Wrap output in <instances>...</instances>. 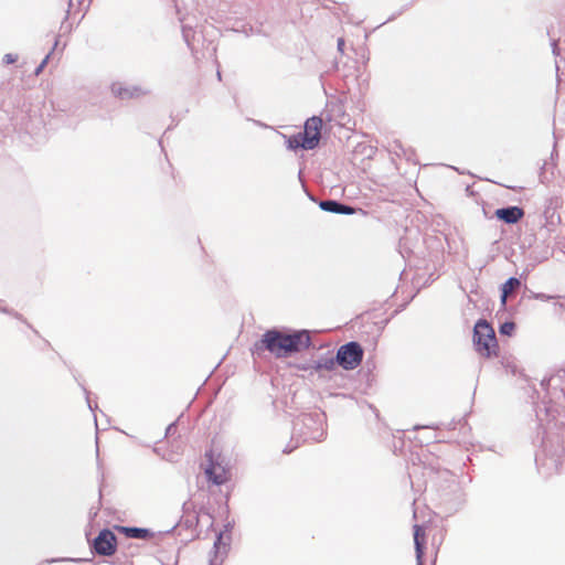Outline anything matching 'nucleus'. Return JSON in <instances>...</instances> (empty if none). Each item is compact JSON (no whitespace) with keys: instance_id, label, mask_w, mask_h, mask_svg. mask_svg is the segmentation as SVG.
<instances>
[{"instance_id":"9b49d317","label":"nucleus","mask_w":565,"mask_h":565,"mask_svg":"<svg viewBox=\"0 0 565 565\" xmlns=\"http://www.w3.org/2000/svg\"><path fill=\"white\" fill-rule=\"evenodd\" d=\"M521 285L518 278L511 277L509 278L502 286V295H501V303L505 306L508 296L513 292Z\"/></svg>"},{"instance_id":"dca6fc26","label":"nucleus","mask_w":565,"mask_h":565,"mask_svg":"<svg viewBox=\"0 0 565 565\" xmlns=\"http://www.w3.org/2000/svg\"><path fill=\"white\" fill-rule=\"evenodd\" d=\"M344 45V40L343 39H339L338 40V46L340 50H342V46Z\"/></svg>"},{"instance_id":"1a4fd4ad","label":"nucleus","mask_w":565,"mask_h":565,"mask_svg":"<svg viewBox=\"0 0 565 565\" xmlns=\"http://www.w3.org/2000/svg\"><path fill=\"white\" fill-rule=\"evenodd\" d=\"M115 529L125 534L127 537L147 540L152 537V533L147 529L141 527H128V526H115Z\"/></svg>"},{"instance_id":"2eb2a0df","label":"nucleus","mask_w":565,"mask_h":565,"mask_svg":"<svg viewBox=\"0 0 565 565\" xmlns=\"http://www.w3.org/2000/svg\"><path fill=\"white\" fill-rule=\"evenodd\" d=\"M17 60H18V56L15 54H12V53L6 54L3 56V62L6 64H12V63L17 62Z\"/></svg>"},{"instance_id":"9d476101","label":"nucleus","mask_w":565,"mask_h":565,"mask_svg":"<svg viewBox=\"0 0 565 565\" xmlns=\"http://www.w3.org/2000/svg\"><path fill=\"white\" fill-rule=\"evenodd\" d=\"M320 207L324 211L332 212V213H339V214H353L354 209L349 205L340 204L335 201H322L320 203Z\"/></svg>"},{"instance_id":"423d86ee","label":"nucleus","mask_w":565,"mask_h":565,"mask_svg":"<svg viewBox=\"0 0 565 565\" xmlns=\"http://www.w3.org/2000/svg\"><path fill=\"white\" fill-rule=\"evenodd\" d=\"M205 475L207 476V479L215 484H223L230 478L227 469L221 463L214 462L212 460L205 469Z\"/></svg>"},{"instance_id":"39448f33","label":"nucleus","mask_w":565,"mask_h":565,"mask_svg":"<svg viewBox=\"0 0 565 565\" xmlns=\"http://www.w3.org/2000/svg\"><path fill=\"white\" fill-rule=\"evenodd\" d=\"M93 550L98 555H114L117 550L116 535L110 530H102L93 542Z\"/></svg>"},{"instance_id":"ddd939ff","label":"nucleus","mask_w":565,"mask_h":565,"mask_svg":"<svg viewBox=\"0 0 565 565\" xmlns=\"http://www.w3.org/2000/svg\"><path fill=\"white\" fill-rule=\"evenodd\" d=\"M221 539H222V535L220 534V535L217 536L216 542L214 543L213 557H211V558L209 559L210 565H221V564H222V562H223V558H221V557L218 556V554H217V550H216V548H217L218 543L221 542Z\"/></svg>"},{"instance_id":"20e7f679","label":"nucleus","mask_w":565,"mask_h":565,"mask_svg":"<svg viewBox=\"0 0 565 565\" xmlns=\"http://www.w3.org/2000/svg\"><path fill=\"white\" fill-rule=\"evenodd\" d=\"M363 355L364 350L361 344L352 341L338 349L335 359L344 370H354L361 364Z\"/></svg>"},{"instance_id":"7ed1b4c3","label":"nucleus","mask_w":565,"mask_h":565,"mask_svg":"<svg viewBox=\"0 0 565 565\" xmlns=\"http://www.w3.org/2000/svg\"><path fill=\"white\" fill-rule=\"evenodd\" d=\"M473 342L477 352L483 358L497 355L498 343L493 328L486 321L479 320L473 330Z\"/></svg>"},{"instance_id":"f03ea898","label":"nucleus","mask_w":565,"mask_h":565,"mask_svg":"<svg viewBox=\"0 0 565 565\" xmlns=\"http://www.w3.org/2000/svg\"><path fill=\"white\" fill-rule=\"evenodd\" d=\"M322 119L313 116L306 120L303 131L288 138V148L312 150L318 147L321 137Z\"/></svg>"},{"instance_id":"6e6552de","label":"nucleus","mask_w":565,"mask_h":565,"mask_svg":"<svg viewBox=\"0 0 565 565\" xmlns=\"http://www.w3.org/2000/svg\"><path fill=\"white\" fill-rule=\"evenodd\" d=\"M414 544L417 565H423L424 551L426 545V532L422 525H414Z\"/></svg>"},{"instance_id":"f8f14e48","label":"nucleus","mask_w":565,"mask_h":565,"mask_svg":"<svg viewBox=\"0 0 565 565\" xmlns=\"http://www.w3.org/2000/svg\"><path fill=\"white\" fill-rule=\"evenodd\" d=\"M335 363H337V359L335 360L326 359V360L317 362V364L315 365V370L316 371H320V370L332 371L335 367Z\"/></svg>"},{"instance_id":"f257e3e1","label":"nucleus","mask_w":565,"mask_h":565,"mask_svg":"<svg viewBox=\"0 0 565 565\" xmlns=\"http://www.w3.org/2000/svg\"><path fill=\"white\" fill-rule=\"evenodd\" d=\"M260 345L280 359L309 348L310 335L307 331L288 334L277 330H268L264 333Z\"/></svg>"},{"instance_id":"0eeeda50","label":"nucleus","mask_w":565,"mask_h":565,"mask_svg":"<svg viewBox=\"0 0 565 565\" xmlns=\"http://www.w3.org/2000/svg\"><path fill=\"white\" fill-rule=\"evenodd\" d=\"M494 214L499 220L508 224H514L524 216V211L519 206H510L505 209H498Z\"/></svg>"},{"instance_id":"4468645a","label":"nucleus","mask_w":565,"mask_h":565,"mask_svg":"<svg viewBox=\"0 0 565 565\" xmlns=\"http://www.w3.org/2000/svg\"><path fill=\"white\" fill-rule=\"evenodd\" d=\"M515 329V324L513 322H504L500 327V332L502 334L511 335Z\"/></svg>"}]
</instances>
